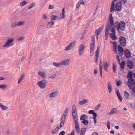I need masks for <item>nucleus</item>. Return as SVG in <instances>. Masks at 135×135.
Wrapping results in <instances>:
<instances>
[{
    "label": "nucleus",
    "instance_id": "obj_1",
    "mask_svg": "<svg viewBox=\"0 0 135 135\" xmlns=\"http://www.w3.org/2000/svg\"><path fill=\"white\" fill-rule=\"evenodd\" d=\"M109 18V21L112 26H113L114 27L116 28L118 31H119V29L122 31L124 30L126 24L124 21H121L119 23L118 21H116L114 23L111 14H110Z\"/></svg>",
    "mask_w": 135,
    "mask_h": 135
},
{
    "label": "nucleus",
    "instance_id": "obj_2",
    "mask_svg": "<svg viewBox=\"0 0 135 135\" xmlns=\"http://www.w3.org/2000/svg\"><path fill=\"white\" fill-rule=\"evenodd\" d=\"M72 115L73 120L75 122V125L76 132L78 134H79L80 132V129L78 122V117L77 111H72Z\"/></svg>",
    "mask_w": 135,
    "mask_h": 135
},
{
    "label": "nucleus",
    "instance_id": "obj_3",
    "mask_svg": "<svg viewBox=\"0 0 135 135\" xmlns=\"http://www.w3.org/2000/svg\"><path fill=\"white\" fill-rule=\"evenodd\" d=\"M14 41V40L12 38L8 39L7 41L5 42L4 44L3 45V47H7L12 46V43Z\"/></svg>",
    "mask_w": 135,
    "mask_h": 135
},
{
    "label": "nucleus",
    "instance_id": "obj_4",
    "mask_svg": "<svg viewBox=\"0 0 135 135\" xmlns=\"http://www.w3.org/2000/svg\"><path fill=\"white\" fill-rule=\"evenodd\" d=\"M46 81L43 79L38 82L37 85L40 88L43 89L46 87Z\"/></svg>",
    "mask_w": 135,
    "mask_h": 135
},
{
    "label": "nucleus",
    "instance_id": "obj_5",
    "mask_svg": "<svg viewBox=\"0 0 135 135\" xmlns=\"http://www.w3.org/2000/svg\"><path fill=\"white\" fill-rule=\"evenodd\" d=\"M85 49V46L83 44H80L78 47V51L80 56H81L83 54V52Z\"/></svg>",
    "mask_w": 135,
    "mask_h": 135
},
{
    "label": "nucleus",
    "instance_id": "obj_6",
    "mask_svg": "<svg viewBox=\"0 0 135 135\" xmlns=\"http://www.w3.org/2000/svg\"><path fill=\"white\" fill-rule=\"evenodd\" d=\"M119 39L120 45L123 47L125 46L126 44V38L124 37H120Z\"/></svg>",
    "mask_w": 135,
    "mask_h": 135
},
{
    "label": "nucleus",
    "instance_id": "obj_7",
    "mask_svg": "<svg viewBox=\"0 0 135 135\" xmlns=\"http://www.w3.org/2000/svg\"><path fill=\"white\" fill-rule=\"evenodd\" d=\"M75 41L71 42L65 48L64 50L65 51H68L73 49L75 46Z\"/></svg>",
    "mask_w": 135,
    "mask_h": 135
},
{
    "label": "nucleus",
    "instance_id": "obj_8",
    "mask_svg": "<svg viewBox=\"0 0 135 135\" xmlns=\"http://www.w3.org/2000/svg\"><path fill=\"white\" fill-rule=\"evenodd\" d=\"M115 8L116 10L118 11H120L122 8V7L120 2H117L115 4Z\"/></svg>",
    "mask_w": 135,
    "mask_h": 135
},
{
    "label": "nucleus",
    "instance_id": "obj_9",
    "mask_svg": "<svg viewBox=\"0 0 135 135\" xmlns=\"http://www.w3.org/2000/svg\"><path fill=\"white\" fill-rule=\"evenodd\" d=\"M134 80L133 78H129L128 79V81L127 83L129 88H131L133 85H135V81H134Z\"/></svg>",
    "mask_w": 135,
    "mask_h": 135
},
{
    "label": "nucleus",
    "instance_id": "obj_10",
    "mask_svg": "<svg viewBox=\"0 0 135 135\" xmlns=\"http://www.w3.org/2000/svg\"><path fill=\"white\" fill-rule=\"evenodd\" d=\"M67 116L64 115H63L61 116L60 119V126L61 127L64 125V123L65 122Z\"/></svg>",
    "mask_w": 135,
    "mask_h": 135
},
{
    "label": "nucleus",
    "instance_id": "obj_11",
    "mask_svg": "<svg viewBox=\"0 0 135 135\" xmlns=\"http://www.w3.org/2000/svg\"><path fill=\"white\" fill-rule=\"evenodd\" d=\"M118 49L119 52V55L122 56L123 55L124 53V50L121 47L120 45H118Z\"/></svg>",
    "mask_w": 135,
    "mask_h": 135
},
{
    "label": "nucleus",
    "instance_id": "obj_12",
    "mask_svg": "<svg viewBox=\"0 0 135 135\" xmlns=\"http://www.w3.org/2000/svg\"><path fill=\"white\" fill-rule=\"evenodd\" d=\"M127 66L130 69H132L134 66L133 61L130 60H128L127 61Z\"/></svg>",
    "mask_w": 135,
    "mask_h": 135
},
{
    "label": "nucleus",
    "instance_id": "obj_13",
    "mask_svg": "<svg viewBox=\"0 0 135 135\" xmlns=\"http://www.w3.org/2000/svg\"><path fill=\"white\" fill-rule=\"evenodd\" d=\"M58 93L57 91H54L49 94V97L52 98H55L57 96Z\"/></svg>",
    "mask_w": 135,
    "mask_h": 135
},
{
    "label": "nucleus",
    "instance_id": "obj_14",
    "mask_svg": "<svg viewBox=\"0 0 135 135\" xmlns=\"http://www.w3.org/2000/svg\"><path fill=\"white\" fill-rule=\"evenodd\" d=\"M61 63V65L67 66L69 65V60L68 59H65L62 61Z\"/></svg>",
    "mask_w": 135,
    "mask_h": 135
},
{
    "label": "nucleus",
    "instance_id": "obj_15",
    "mask_svg": "<svg viewBox=\"0 0 135 135\" xmlns=\"http://www.w3.org/2000/svg\"><path fill=\"white\" fill-rule=\"evenodd\" d=\"M102 30V28L101 27H100L98 29L95 30V33L96 34V37L97 39H98V35L100 34L101 31Z\"/></svg>",
    "mask_w": 135,
    "mask_h": 135
},
{
    "label": "nucleus",
    "instance_id": "obj_16",
    "mask_svg": "<svg viewBox=\"0 0 135 135\" xmlns=\"http://www.w3.org/2000/svg\"><path fill=\"white\" fill-rule=\"evenodd\" d=\"M117 0H113V1L111 3V7L110 8V12H112L113 11L115 10V9H114V1H116Z\"/></svg>",
    "mask_w": 135,
    "mask_h": 135
},
{
    "label": "nucleus",
    "instance_id": "obj_17",
    "mask_svg": "<svg viewBox=\"0 0 135 135\" xmlns=\"http://www.w3.org/2000/svg\"><path fill=\"white\" fill-rule=\"evenodd\" d=\"M125 55L127 58H129L131 56L130 52L129 50L127 49L125 51Z\"/></svg>",
    "mask_w": 135,
    "mask_h": 135
},
{
    "label": "nucleus",
    "instance_id": "obj_18",
    "mask_svg": "<svg viewBox=\"0 0 135 135\" xmlns=\"http://www.w3.org/2000/svg\"><path fill=\"white\" fill-rule=\"evenodd\" d=\"M38 75L43 79L46 78V74L43 72L39 71L38 72Z\"/></svg>",
    "mask_w": 135,
    "mask_h": 135
},
{
    "label": "nucleus",
    "instance_id": "obj_19",
    "mask_svg": "<svg viewBox=\"0 0 135 135\" xmlns=\"http://www.w3.org/2000/svg\"><path fill=\"white\" fill-rule=\"evenodd\" d=\"M88 116L86 114H83L82 115L80 118V120H86V119H87Z\"/></svg>",
    "mask_w": 135,
    "mask_h": 135
},
{
    "label": "nucleus",
    "instance_id": "obj_20",
    "mask_svg": "<svg viewBox=\"0 0 135 135\" xmlns=\"http://www.w3.org/2000/svg\"><path fill=\"white\" fill-rule=\"evenodd\" d=\"M117 113V111L116 109L115 108H112L110 112L109 113V115H110L113 114L114 113L116 114Z\"/></svg>",
    "mask_w": 135,
    "mask_h": 135
},
{
    "label": "nucleus",
    "instance_id": "obj_21",
    "mask_svg": "<svg viewBox=\"0 0 135 135\" xmlns=\"http://www.w3.org/2000/svg\"><path fill=\"white\" fill-rule=\"evenodd\" d=\"M54 23V22L53 21H51L50 22H49L47 25V27L48 28H51Z\"/></svg>",
    "mask_w": 135,
    "mask_h": 135
},
{
    "label": "nucleus",
    "instance_id": "obj_22",
    "mask_svg": "<svg viewBox=\"0 0 135 135\" xmlns=\"http://www.w3.org/2000/svg\"><path fill=\"white\" fill-rule=\"evenodd\" d=\"M62 127L60 126V125L57 126L56 128L53 130H52L51 132L53 134H54L55 133L57 132V131L60 128H61Z\"/></svg>",
    "mask_w": 135,
    "mask_h": 135
},
{
    "label": "nucleus",
    "instance_id": "obj_23",
    "mask_svg": "<svg viewBox=\"0 0 135 135\" xmlns=\"http://www.w3.org/2000/svg\"><path fill=\"white\" fill-rule=\"evenodd\" d=\"M88 102V101L87 99H84L80 101L79 102L78 104L80 105H82Z\"/></svg>",
    "mask_w": 135,
    "mask_h": 135
},
{
    "label": "nucleus",
    "instance_id": "obj_24",
    "mask_svg": "<svg viewBox=\"0 0 135 135\" xmlns=\"http://www.w3.org/2000/svg\"><path fill=\"white\" fill-rule=\"evenodd\" d=\"M0 108L3 110H6L8 109V107H7L3 105L0 103Z\"/></svg>",
    "mask_w": 135,
    "mask_h": 135
},
{
    "label": "nucleus",
    "instance_id": "obj_25",
    "mask_svg": "<svg viewBox=\"0 0 135 135\" xmlns=\"http://www.w3.org/2000/svg\"><path fill=\"white\" fill-rule=\"evenodd\" d=\"M86 130V129L85 128H81L80 131V135H84Z\"/></svg>",
    "mask_w": 135,
    "mask_h": 135
},
{
    "label": "nucleus",
    "instance_id": "obj_26",
    "mask_svg": "<svg viewBox=\"0 0 135 135\" xmlns=\"http://www.w3.org/2000/svg\"><path fill=\"white\" fill-rule=\"evenodd\" d=\"M88 113L89 114H92L93 115V117L97 116V113L94 112V111L93 110H90L88 111Z\"/></svg>",
    "mask_w": 135,
    "mask_h": 135
},
{
    "label": "nucleus",
    "instance_id": "obj_27",
    "mask_svg": "<svg viewBox=\"0 0 135 135\" xmlns=\"http://www.w3.org/2000/svg\"><path fill=\"white\" fill-rule=\"evenodd\" d=\"M116 34L110 33V37L113 40H116L117 39V37L115 35Z\"/></svg>",
    "mask_w": 135,
    "mask_h": 135
},
{
    "label": "nucleus",
    "instance_id": "obj_28",
    "mask_svg": "<svg viewBox=\"0 0 135 135\" xmlns=\"http://www.w3.org/2000/svg\"><path fill=\"white\" fill-rule=\"evenodd\" d=\"M25 76V75L24 74H23L21 76L19 79H18V83L20 84L22 80H23V79L24 77Z\"/></svg>",
    "mask_w": 135,
    "mask_h": 135
},
{
    "label": "nucleus",
    "instance_id": "obj_29",
    "mask_svg": "<svg viewBox=\"0 0 135 135\" xmlns=\"http://www.w3.org/2000/svg\"><path fill=\"white\" fill-rule=\"evenodd\" d=\"M53 65L57 67H59L61 66V63H57L56 62H53Z\"/></svg>",
    "mask_w": 135,
    "mask_h": 135
},
{
    "label": "nucleus",
    "instance_id": "obj_30",
    "mask_svg": "<svg viewBox=\"0 0 135 135\" xmlns=\"http://www.w3.org/2000/svg\"><path fill=\"white\" fill-rule=\"evenodd\" d=\"M61 19H63L65 17V11L64 8H63L61 14Z\"/></svg>",
    "mask_w": 135,
    "mask_h": 135
},
{
    "label": "nucleus",
    "instance_id": "obj_31",
    "mask_svg": "<svg viewBox=\"0 0 135 135\" xmlns=\"http://www.w3.org/2000/svg\"><path fill=\"white\" fill-rule=\"evenodd\" d=\"M28 3V2H27L25 1H24L20 3V4L21 6L23 7L25 5L27 4Z\"/></svg>",
    "mask_w": 135,
    "mask_h": 135
},
{
    "label": "nucleus",
    "instance_id": "obj_32",
    "mask_svg": "<svg viewBox=\"0 0 135 135\" xmlns=\"http://www.w3.org/2000/svg\"><path fill=\"white\" fill-rule=\"evenodd\" d=\"M132 74L131 71H129L128 73V75L127 76V78H132Z\"/></svg>",
    "mask_w": 135,
    "mask_h": 135
},
{
    "label": "nucleus",
    "instance_id": "obj_33",
    "mask_svg": "<svg viewBox=\"0 0 135 135\" xmlns=\"http://www.w3.org/2000/svg\"><path fill=\"white\" fill-rule=\"evenodd\" d=\"M95 47V43H90V50H94Z\"/></svg>",
    "mask_w": 135,
    "mask_h": 135
},
{
    "label": "nucleus",
    "instance_id": "obj_34",
    "mask_svg": "<svg viewBox=\"0 0 135 135\" xmlns=\"http://www.w3.org/2000/svg\"><path fill=\"white\" fill-rule=\"evenodd\" d=\"M25 23L24 21H20L17 22V26H20L23 25Z\"/></svg>",
    "mask_w": 135,
    "mask_h": 135
},
{
    "label": "nucleus",
    "instance_id": "obj_35",
    "mask_svg": "<svg viewBox=\"0 0 135 135\" xmlns=\"http://www.w3.org/2000/svg\"><path fill=\"white\" fill-rule=\"evenodd\" d=\"M68 110L69 108H66L64 110L63 114L67 116L68 114Z\"/></svg>",
    "mask_w": 135,
    "mask_h": 135
},
{
    "label": "nucleus",
    "instance_id": "obj_36",
    "mask_svg": "<svg viewBox=\"0 0 135 135\" xmlns=\"http://www.w3.org/2000/svg\"><path fill=\"white\" fill-rule=\"evenodd\" d=\"M125 62L124 61H123L121 62L120 64L121 68L122 69H124V68Z\"/></svg>",
    "mask_w": 135,
    "mask_h": 135
},
{
    "label": "nucleus",
    "instance_id": "obj_37",
    "mask_svg": "<svg viewBox=\"0 0 135 135\" xmlns=\"http://www.w3.org/2000/svg\"><path fill=\"white\" fill-rule=\"evenodd\" d=\"M36 4V3H32L28 7V9H30L33 8V7H34Z\"/></svg>",
    "mask_w": 135,
    "mask_h": 135
},
{
    "label": "nucleus",
    "instance_id": "obj_38",
    "mask_svg": "<svg viewBox=\"0 0 135 135\" xmlns=\"http://www.w3.org/2000/svg\"><path fill=\"white\" fill-rule=\"evenodd\" d=\"M108 89L109 92L110 93L112 91V88L109 84H108Z\"/></svg>",
    "mask_w": 135,
    "mask_h": 135
},
{
    "label": "nucleus",
    "instance_id": "obj_39",
    "mask_svg": "<svg viewBox=\"0 0 135 135\" xmlns=\"http://www.w3.org/2000/svg\"><path fill=\"white\" fill-rule=\"evenodd\" d=\"M82 123H83L84 125L86 126L88 124V120H83Z\"/></svg>",
    "mask_w": 135,
    "mask_h": 135
},
{
    "label": "nucleus",
    "instance_id": "obj_40",
    "mask_svg": "<svg viewBox=\"0 0 135 135\" xmlns=\"http://www.w3.org/2000/svg\"><path fill=\"white\" fill-rule=\"evenodd\" d=\"M7 87V85L6 84L0 85V88L1 89H5Z\"/></svg>",
    "mask_w": 135,
    "mask_h": 135
},
{
    "label": "nucleus",
    "instance_id": "obj_41",
    "mask_svg": "<svg viewBox=\"0 0 135 135\" xmlns=\"http://www.w3.org/2000/svg\"><path fill=\"white\" fill-rule=\"evenodd\" d=\"M124 95L125 98L127 99H128L129 97V94L126 91H125L124 93Z\"/></svg>",
    "mask_w": 135,
    "mask_h": 135
},
{
    "label": "nucleus",
    "instance_id": "obj_42",
    "mask_svg": "<svg viewBox=\"0 0 135 135\" xmlns=\"http://www.w3.org/2000/svg\"><path fill=\"white\" fill-rule=\"evenodd\" d=\"M116 67L115 65V64L114 63L113 64V71L114 73H115L116 72Z\"/></svg>",
    "mask_w": 135,
    "mask_h": 135
},
{
    "label": "nucleus",
    "instance_id": "obj_43",
    "mask_svg": "<svg viewBox=\"0 0 135 135\" xmlns=\"http://www.w3.org/2000/svg\"><path fill=\"white\" fill-rule=\"evenodd\" d=\"M110 30L111 32L113 33V34H116L115 29L114 28L112 27L110 29Z\"/></svg>",
    "mask_w": 135,
    "mask_h": 135
},
{
    "label": "nucleus",
    "instance_id": "obj_44",
    "mask_svg": "<svg viewBox=\"0 0 135 135\" xmlns=\"http://www.w3.org/2000/svg\"><path fill=\"white\" fill-rule=\"evenodd\" d=\"M110 121H108L106 123V125L107 126V127L109 129H110Z\"/></svg>",
    "mask_w": 135,
    "mask_h": 135
},
{
    "label": "nucleus",
    "instance_id": "obj_45",
    "mask_svg": "<svg viewBox=\"0 0 135 135\" xmlns=\"http://www.w3.org/2000/svg\"><path fill=\"white\" fill-rule=\"evenodd\" d=\"M101 105L100 104H98L95 107V109L96 110H98L101 107Z\"/></svg>",
    "mask_w": 135,
    "mask_h": 135
},
{
    "label": "nucleus",
    "instance_id": "obj_46",
    "mask_svg": "<svg viewBox=\"0 0 135 135\" xmlns=\"http://www.w3.org/2000/svg\"><path fill=\"white\" fill-rule=\"evenodd\" d=\"M108 67V65L107 64V62H106L104 66V68L105 69V70H107V68Z\"/></svg>",
    "mask_w": 135,
    "mask_h": 135
},
{
    "label": "nucleus",
    "instance_id": "obj_47",
    "mask_svg": "<svg viewBox=\"0 0 135 135\" xmlns=\"http://www.w3.org/2000/svg\"><path fill=\"white\" fill-rule=\"evenodd\" d=\"M95 37L94 36H92L91 37V43H95Z\"/></svg>",
    "mask_w": 135,
    "mask_h": 135
},
{
    "label": "nucleus",
    "instance_id": "obj_48",
    "mask_svg": "<svg viewBox=\"0 0 135 135\" xmlns=\"http://www.w3.org/2000/svg\"><path fill=\"white\" fill-rule=\"evenodd\" d=\"M76 111V107L75 105L74 104L72 106V111Z\"/></svg>",
    "mask_w": 135,
    "mask_h": 135
},
{
    "label": "nucleus",
    "instance_id": "obj_49",
    "mask_svg": "<svg viewBox=\"0 0 135 135\" xmlns=\"http://www.w3.org/2000/svg\"><path fill=\"white\" fill-rule=\"evenodd\" d=\"M57 17L56 15H52L51 17V18L52 20H55Z\"/></svg>",
    "mask_w": 135,
    "mask_h": 135
},
{
    "label": "nucleus",
    "instance_id": "obj_50",
    "mask_svg": "<svg viewBox=\"0 0 135 135\" xmlns=\"http://www.w3.org/2000/svg\"><path fill=\"white\" fill-rule=\"evenodd\" d=\"M99 57V55H95V61L96 62H97L98 59V58Z\"/></svg>",
    "mask_w": 135,
    "mask_h": 135
},
{
    "label": "nucleus",
    "instance_id": "obj_51",
    "mask_svg": "<svg viewBox=\"0 0 135 135\" xmlns=\"http://www.w3.org/2000/svg\"><path fill=\"white\" fill-rule=\"evenodd\" d=\"M17 26V23H12L11 25V27L13 28L15 27L16 26Z\"/></svg>",
    "mask_w": 135,
    "mask_h": 135
},
{
    "label": "nucleus",
    "instance_id": "obj_52",
    "mask_svg": "<svg viewBox=\"0 0 135 135\" xmlns=\"http://www.w3.org/2000/svg\"><path fill=\"white\" fill-rule=\"evenodd\" d=\"M103 68L102 65L100 64H99V71L100 72H102V69Z\"/></svg>",
    "mask_w": 135,
    "mask_h": 135
},
{
    "label": "nucleus",
    "instance_id": "obj_53",
    "mask_svg": "<svg viewBox=\"0 0 135 135\" xmlns=\"http://www.w3.org/2000/svg\"><path fill=\"white\" fill-rule=\"evenodd\" d=\"M99 46H98L97 47V50H96V55H99Z\"/></svg>",
    "mask_w": 135,
    "mask_h": 135
},
{
    "label": "nucleus",
    "instance_id": "obj_54",
    "mask_svg": "<svg viewBox=\"0 0 135 135\" xmlns=\"http://www.w3.org/2000/svg\"><path fill=\"white\" fill-rule=\"evenodd\" d=\"M121 84V82L120 81H118L117 83H116V85L117 86H119L120 85V84Z\"/></svg>",
    "mask_w": 135,
    "mask_h": 135
},
{
    "label": "nucleus",
    "instance_id": "obj_55",
    "mask_svg": "<svg viewBox=\"0 0 135 135\" xmlns=\"http://www.w3.org/2000/svg\"><path fill=\"white\" fill-rule=\"evenodd\" d=\"M97 116H96L94 117H93V119L94 120V123H97V120H96V117Z\"/></svg>",
    "mask_w": 135,
    "mask_h": 135
},
{
    "label": "nucleus",
    "instance_id": "obj_56",
    "mask_svg": "<svg viewBox=\"0 0 135 135\" xmlns=\"http://www.w3.org/2000/svg\"><path fill=\"white\" fill-rule=\"evenodd\" d=\"M94 50H90V55L91 56H92L93 55V51Z\"/></svg>",
    "mask_w": 135,
    "mask_h": 135
},
{
    "label": "nucleus",
    "instance_id": "obj_57",
    "mask_svg": "<svg viewBox=\"0 0 135 135\" xmlns=\"http://www.w3.org/2000/svg\"><path fill=\"white\" fill-rule=\"evenodd\" d=\"M54 8V6L53 5H49V9H52Z\"/></svg>",
    "mask_w": 135,
    "mask_h": 135
},
{
    "label": "nucleus",
    "instance_id": "obj_58",
    "mask_svg": "<svg viewBox=\"0 0 135 135\" xmlns=\"http://www.w3.org/2000/svg\"><path fill=\"white\" fill-rule=\"evenodd\" d=\"M65 133V132L64 131H62L60 133L59 135H64Z\"/></svg>",
    "mask_w": 135,
    "mask_h": 135
},
{
    "label": "nucleus",
    "instance_id": "obj_59",
    "mask_svg": "<svg viewBox=\"0 0 135 135\" xmlns=\"http://www.w3.org/2000/svg\"><path fill=\"white\" fill-rule=\"evenodd\" d=\"M109 32V29H106L105 32V34L108 35Z\"/></svg>",
    "mask_w": 135,
    "mask_h": 135
},
{
    "label": "nucleus",
    "instance_id": "obj_60",
    "mask_svg": "<svg viewBox=\"0 0 135 135\" xmlns=\"http://www.w3.org/2000/svg\"><path fill=\"white\" fill-rule=\"evenodd\" d=\"M42 18L45 19H46L47 18V16L45 15H42Z\"/></svg>",
    "mask_w": 135,
    "mask_h": 135
},
{
    "label": "nucleus",
    "instance_id": "obj_61",
    "mask_svg": "<svg viewBox=\"0 0 135 135\" xmlns=\"http://www.w3.org/2000/svg\"><path fill=\"white\" fill-rule=\"evenodd\" d=\"M113 47H117V43L115 42L113 43Z\"/></svg>",
    "mask_w": 135,
    "mask_h": 135
},
{
    "label": "nucleus",
    "instance_id": "obj_62",
    "mask_svg": "<svg viewBox=\"0 0 135 135\" xmlns=\"http://www.w3.org/2000/svg\"><path fill=\"white\" fill-rule=\"evenodd\" d=\"M24 37L23 36L21 37H20L18 39V40L19 41H22L23 40H24Z\"/></svg>",
    "mask_w": 135,
    "mask_h": 135
},
{
    "label": "nucleus",
    "instance_id": "obj_63",
    "mask_svg": "<svg viewBox=\"0 0 135 135\" xmlns=\"http://www.w3.org/2000/svg\"><path fill=\"white\" fill-rule=\"evenodd\" d=\"M56 76V75L55 74L53 75H52L50 76L49 78H51L53 79L55 78Z\"/></svg>",
    "mask_w": 135,
    "mask_h": 135
},
{
    "label": "nucleus",
    "instance_id": "obj_64",
    "mask_svg": "<svg viewBox=\"0 0 135 135\" xmlns=\"http://www.w3.org/2000/svg\"><path fill=\"white\" fill-rule=\"evenodd\" d=\"M80 4H81V3H80V2L78 3L77 4L76 6V8L77 9L79 7Z\"/></svg>",
    "mask_w": 135,
    "mask_h": 135
}]
</instances>
